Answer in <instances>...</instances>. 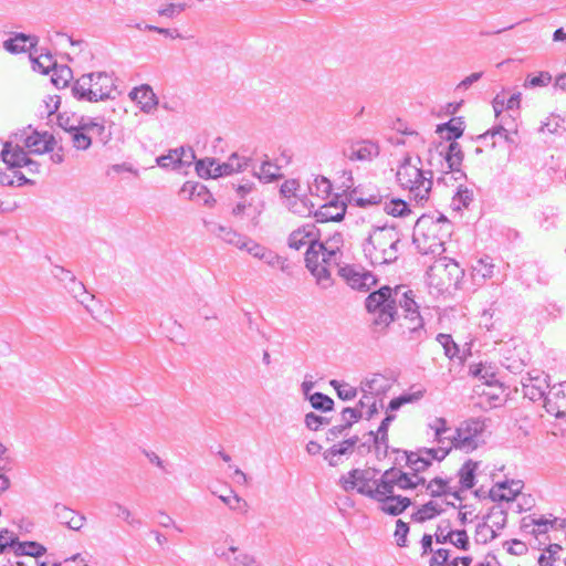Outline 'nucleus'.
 Instances as JSON below:
<instances>
[{"mask_svg":"<svg viewBox=\"0 0 566 566\" xmlns=\"http://www.w3.org/2000/svg\"><path fill=\"white\" fill-rule=\"evenodd\" d=\"M366 310L375 315L374 324L388 327L399 321L401 333L409 340L420 342L426 337L424 321L419 312L415 292L406 285L381 286L365 301Z\"/></svg>","mask_w":566,"mask_h":566,"instance_id":"obj_1","label":"nucleus"},{"mask_svg":"<svg viewBox=\"0 0 566 566\" xmlns=\"http://www.w3.org/2000/svg\"><path fill=\"white\" fill-rule=\"evenodd\" d=\"M451 232L452 223L444 214H422L415 223L412 240L420 253L436 255L444 252Z\"/></svg>","mask_w":566,"mask_h":566,"instance_id":"obj_2","label":"nucleus"},{"mask_svg":"<svg viewBox=\"0 0 566 566\" xmlns=\"http://www.w3.org/2000/svg\"><path fill=\"white\" fill-rule=\"evenodd\" d=\"M400 235L392 226L375 227L363 244L365 256L373 265H385L398 259Z\"/></svg>","mask_w":566,"mask_h":566,"instance_id":"obj_3","label":"nucleus"},{"mask_svg":"<svg viewBox=\"0 0 566 566\" xmlns=\"http://www.w3.org/2000/svg\"><path fill=\"white\" fill-rule=\"evenodd\" d=\"M396 177L399 185L403 189H408L417 202L422 203L428 200L432 188V171L422 169L419 156L413 163L412 158L407 155L399 165Z\"/></svg>","mask_w":566,"mask_h":566,"instance_id":"obj_4","label":"nucleus"},{"mask_svg":"<svg viewBox=\"0 0 566 566\" xmlns=\"http://www.w3.org/2000/svg\"><path fill=\"white\" fill-rule=\"evenodd\" d=\"M116 85L113 74L107 72H92L83 74L72 85V94L78 101L96 103L113 99Z\"/></svg>","mask_w":566,"mask_h":566,"instance_id":"obj_5","label":"nucleus"},{"mask_svg":"<svg viewBox=\"0 0 566 566\" xmlns=\"http://www.w3.org/2000/svg\"><path fill=\"white\" fill-rule=\"evenodd\" d=\"M484 422L480 419H470L462 422L454 431L455 449L467 453L474 451L482 442Z\"/></svg>","mask_w":566,"mask_h":566,"instance_id":"obj_6","label":"nucleus"},{"mask_svg":"<svg viewBox=\"0 0 566 566\" xmlns=\"http://www.w3.org/2000/svg\"><path fill=\"white\" fill-rule=\"evenodd\" d=\"M326 245L322 242H311L305 253V265L311 274L316 279L319 287L326 290L333 285L332 276L327 274L325 268H322L323 253Z\"/></svg>","mask_w":566,"mask_h":566,"instance_id":"obj_7","label":"nucleus"},{"mask_svg":"<svg viewBox=\"0 0 566 566\" xmlns=\"http://www.w3.org/2000/svg\"><path fill=\"white\" fill-rule=\"evenodd\" d=\"M547 378V375L538 370L527 373L521 380L524 397L532 401H543L551 388Z\"/></svg>","mask_w":566,"mask_h":566,"instance_id":"obj_8","label":"nucleus"},{"mask_svg":"<svg viewBox=\"0 0 566 566\" xmlns=\"http://www.w3.org/2000/svg\"><path fill=\"white\" fill-rule=\"evenodd\" d=\"M373 480L374 474L369 470L353 469L346 475L340 476L339 483L346 492L356 490L359 494L368 496L367 491L374 489L370 485Z\"/></svg>","mask_w":566,"mask_h":566,"instance_id":"obj_9","label":"nucleus"},{"mask_svg":"<svg viewBox=\"0 0 566 566\" xmlns=\"http://www.w3.org/2000/svg\"><path fill=\"white\" fill-rule=\"evenodd\" d=\"M546 411L556 417H566V382L552 386L543 400Z\"/></svg>","mask_w":566,"mask_h":566,"instance_id":"obj_10","label":"nucleus"},{"mask_svg":"<svg viewBox=\"0 0 566 566\" xmlns=\"http://www.w3.org/2000/svg\"><path fill=\"white\" fill-rule=\"evenodd\" d=\"M346 199L359 208H366L381 203L384 196L375 186L358 185L346 195Z\"/></svg>","mask_w":566,"mask_h":566,"instance_id":"obj_11","label":"nucleus"},{"mask_svg":"<svg viewBox=\"0 0 566 566\" xmlns=\"http://www.w3.org/2000/svg\"><path fill=\"white\" fill-rule=\"evenodd\" d=\"M343 155L350 161H370L379 155V146L371 140H357L346 146Z\"/></svg>","mask_w":566,"mask_h":566,"instance_id":"obj_12","label":"nucleus"},{"mask_svg":"<svg viewBox=\"0 0 566 566\" xmlns=\"http://www.w3.org/2000/svg\"><path fill=\"white\" fill-rule=\"evenodd\" d=\"M0 156L2 161L7 165V168H21L34 165V170L39 169V164L31 160L22 147L12 145L11 142L3 144Z\"/></svg>","mask_w":566,"mask_h":566,"instance_id":"obj_13","label":"nucleus"},{"mask_svg":"<svg viewBox=\"0 0 566 566\" xmlns=\"http://www.w3.org/2000/svg\"><path fill=\"white\" fill-rule=\"evenodd\" d=\"M338 274L354 290L368 291L376 284V277L370 272L358 271L352 265H343L339 268Z\"/></svg>","mask_w":566,"mask_h":566,"instance_id":"obj_14","label":"nucleus"},{"mask_svg":"<svg viewBox=\"0 0 566 566\" xmlns=\"http://www.w3.org/2000/svg\"><path fill=\"white\" fill-rule=\"evenodd\" d=\"M429 428L434 432L433 441L438 444V448H446L448 450V454L453 448L455 449L454 432H452L451 428L448 427L444 418H436L431 423H429Z\"/></svg>","mask_w":566,"mask_h":566,"instance_id":"obj_15","label":"nucleus"},{"mask_svg":"<svg viewBox=\"0 0 566 566\" xmlns=\"http://www.w3.org/2000/svg\"><path fill=\"white\" fill-rule=\"evenodd\" d=\"M205 226L209 232H211L226 243L232 244L238 249L243 250L247 240L245 235L238 233L232 228L219 224L214 221H205Z\"/></svg>","mask_w":566,"mask_h":566,"instance_id":"obj_16","label":"nucleus"},{"mask_svg":"<svg viewBox=\"0 0 566 566\" xmlns=\"http://www.w3.org/2000/svg\"><path fill=\"white\" fill-rule=\"evenodd\" d=\"M129 97L136 102L140 111L146 114H151L158 106V97L147 84L133 88L129 93Z\"/></svg>","mask_w":566,"mask_h":566,"instance_id":"obj_17","label":"nucleus"},{"mask_svg":"<svg viewBox=\"0 0 566 566\" xmlns=\"http://www.w3.org/2000/svg\"><path fill=\"white\" fill-rule=\"evenodd\" d=\"M346 213V203L343 201L331 200L322 205L315 212L314 217L317 222L342 221Z\"/></svg>","mask_w":566,"mask_h":566,"instance_id":"obj_18","label":"nucleus"},{"mask_svg":"<svg viewBox=\"0 0 566 566\" xmlns=\"http://www.w3.org/2000/svg\"><path fill=\"white\" fill-rule=\"evenodd\" d=\"M506 122L503 119L490 130L480 135V139H486L488 137L503 139L510 147L516 148L518 145L517 129L515 127H506Z\"/></svg>","mask_w":566,"mask_h":566,"instance_id":"obj_19","label":"nucleus"},{"mask_svg":"<svg viewBox=\"0 0 566 566\" xmlns=\"http://www.w3.org/2000/svg\"><path fill=\"white\" fill-rule=\"evenodd\" d=\"M54 514L61 524L66 525L73 531H80L86 520L83 514L76 513L72 509L59 503L54 506Z\"/></svg>","mask_w":566,"mask_h":566,"instance_id":"obj_20","label":"nucleus"},{"mask_svg":"<svg viewBox=\"0 0 566 566\" xmlns=\"http://www.w3.org/2000/svg\"><path fill=\"white\" fill-rule=\"evenodd\" d=\"M24 145L32 153L43 154L53 151L55 139L52 135H49L46 133L40 134L38 132H33L25 138Z\"/></svg>","mask_w":566,"mask_h":566,"instance_id":"obj_21","label":"nucleus"},{"mask_svg":"<svg viewBox=\"0 0 566 566\" xmlns=\"http://www.w3.org/2000/svg\"><path fill=\"white\" fill-rule=\"evenodd\" d=\"M379 504L381 512L391 516H398L403 513L412 504V502L407 496L391 495L384 499L381 502H379Z\"/></svg>","mask_w":566,"mask_h":566,"instance_id":"obj_22","label":"nucleus"},{"mask_svg":"<svg viewBox=\"0 0 566 566\" xmlns=\"http://www.w3.org/2000/svg\"><path fill=\"white\" fill-rule=\"evenodd\" d=\"M449 479L434 478L426 484L427 492L432 497H440L443 495H452L457 500H461L459 490L450 485Z\"/></svg>","mask_w":566,"mask_h":566,"instance_id":"obj_23","label":"nucleus"},{"mask_svg":"<svg viewBox=\"0 0 566 566\" xmlns=\"http://www.w3.org/2000/svg\"><path fill=\"white\" fill-rule=\"evenodd\" d=\"M438 157L440 160L444 159L449 170H458L464 156L460 144L451 142L444 149L438 151Z\"/></svg>","mask_w":566,"mask_h":566,"instance_id":"obj_24","label":"nucleus"},{"mask_svg":"<svg viewBox=\"0 0 566 566\" xmlns=\"http://www.w3.org/2000/svg\"><path fill=\"white\" fill-rule=\"evenodd\" d=\"M442 275L446 276L447 279L446 281L442 282L443 287L446 290H457L460 287L461 281L464 275V271L455 261L450 260L448 263L444 264Z\"/></svg>","mask_w":566,"mask_h":566,"instance_id":"obj_25","label":"nucleus"},{"mask_svg":"<svg viewBox=\"0 0 566 566\" xmlns=\"http://www.w3.org/2000/svg\"><path fill=\"white\" fill-rule=\"evenodd\" d=\"M387 388V379L380 374H374L370 378H366L360 382L359 390L361 394H368L376 398L385 394Z\"/></svg>","mask_w":566,"mask_h":566,"instance_id":"obj_26","label":"nucleus"},{"mask_svg":"<svg viewBox=\"0 0 566 566\" xmlns=\"http://www.w3.org/2000/svg\"><path fill=\"white\" fill-rule=\"evenodd\" d=\"M35 38L18 33L15 36L6 40L3 42V48L10 53H21L30 51L35 46Z\"/></svg>","mask_w":566,"mask_h":566,"instance_id":"obj_27","label":"nucleus"},{"mask_svg":"<svg viewBox=\"0 0 566 566\" xmlns=\"http://www.w3.org/2000/svg\"><path fill=\"white\" fill-rule=\"evenodd\" d=\"M311 242H318L315 239L313 227H303L294 230L289 237V247L294 250H300L303 247H310Z\"/></svg>","mask_w":566,"mask_h":566,"instance_id":"obj_28","label":"nucleus"},{"mask_svg":"<svg viewBox=\"0 0 566 566\" xmlns=\"http://www.w3.org/2000/svg\"><path fill=\"white\" fill-rule=\"evenodd\" d=\"M391 472H384L378 481H374V484L376 486L373 489V491H367L368 497L381 502L384 499L395 495L394 494V484L390 483Z\"/></svg>","mask_w":566,"mask_h":566,"instance_id":"obj_29","label":"nucleus"},{"mask_svg":"<svg viewBox=\"0 0 566 566\" xmlns=\"http://www.w3.org/2000/svg\"><path fill=\"white\" fill-rule=\"evenodd\" d=\"M464 130V123L460 117L451 118L444 124H440L437 127V133L448 142H455L460 138Z\"/></svg>","mask_w":566,"mask_h":566,"instance_id":"obj_30","label":"nucleus"},{"mask_svg":"<svg viewBox=\"0 0 566 566\" xmlns=\"http://www.w3.org/2000/svg\"><path fill=\"white\" fill-rule=\"evenodd\" d=\"M479 463L473 460L465 461L458 471L460 491L470 490L475 485V472Z\"/></svg>","mask_w":566,"mask_h":566,"instance_id":"obj_31","label":"nucleus"},{"mask_svg":"<svg viewBox=\"0 0 566 566\" xmlns=\"http://www.w3.org/2000/svg\"><path fill=\"white\" fill-rule=\"evenodd\" d=\"M65 289H67L69 293L74 298L84 305L88 313L93 314L95 312L94 308L87 303L88 301H94V295L86 291L85 285L81 281H77V279L74 277L70 284H66Z\"/></svg>","mask_w":566,"mask_h":566,"instance_id":"obj_32","label":"nucleus"},{"mask_svg":"<svg viewBox=\"0 0 566 566\" xmlns=\"http://www.w3.org/2000/svg\"><path fill=\"white\" fill-rule=\"evenodd\" d=\"M32 184L18 168H6L0 169V186L1 187H14Z\"/></svg>","mask_w":566,"mask_h":566,"instance_id":"obj_33","label":"nucleus"},{"mask_svg":"<svg viewBox=\"0 0 566 566\" xmlns=\"http://www.w3.org/2000/svg\"><path fill=\"white\" fill-rule=\"evenodd\" d=\"M442 512L443 509L438 502L429 501L426 504L421 505L415 513H412L411 520L417 523H423L428 520L434 518Z\"/></svg>","mask_w":566,"mask_h":566,"instance_id":"obj_34","label":"nucleus"},{"mask_svg":"<svg viewBox=\"0 0 566 566\" xmlns=\"http://www.w3.org/2000/svg\"><path fill=\"white\" fill-rule=\"evenodd\" d=\"M470 375L483 380L484 384L492 386L497 382L496 368L491 364H476L470 366Z\"/></svg>","mask_w":566,"mask_h":566,"instance_id":"obj_35","label":"nucleus"},{"mask_svg":"<svg viewBox=\"0 0 566 566\" xmlns=\"http://www.w3.org/2000/svg\"><path fill=\"white\" fill-rule=\"evenodd\" d=\"M281 167L270 160H264L260 169L256 171L254 170L253 175L259 178L263 182H272L282 177V174L280 172Z\"/></svg>","mask_w":566,"mask_h":566,"instance_id":"obj_36","label":"nucleus"},{"mask_svg":"<svg viewBox=\"0 0 566 566\" xmlns=\"http://www.w3.org/2000/svg\"><path fill=\"white\" fill-rule=\"evenodd\" d=\"M340 258L342 253L338 247L333 244H331L329 247L326 245V250L324 251L322 258V268H325L329 276L333 269L339 270V268H343L340 265Z\"/></svg>","mask_w":566,"mask_h":566,"instance_id":"obj_37","label":"nucleus"},{"mask_svg":"<svg viewBox=\"0 0 566 566\" xmlns=\"http://www.w3.org/2000/svg\"><path fill=\"white\" fill-rule=\"evenodd\" d=\"M14 547V553L19 556L28 555L32 557H41L46 553V548L42 544L32 541L19 542V539L17 538Z\"/></svg>","mask_w":566,"mask_h":566,"instance_id":"obj_38","label":"nucleus"},{"mask_svg":"<svg viewBox=\"0 0 566 566\" xmlns=\"http://www.w3.org/2000/svg\"><path fill=\"white\" fill-rule=\"evenodd\" d=\"M57 125L71 134L77 128H84V117H78L75 114L60 113L56 118Z\"/></svg>","mask_w":566,"mask_h":566,"instance_id":"obj_39","label":"nucleus"},{"mask_svg":"<svg viewBox=\"0 0 566 566\" xmlns=\"http://www.w3.org/2000/svg\"><path fill=\"white\" fill-rule=\"evenodd\" d=\"M472 270L475 276H480L483 280L492 277L494 273L492 258L484 255L476 259L472 264Z\"/></svg>","mask_w":566,"mask_h":566,"instance_id":"obj_40","label":"nucleus"},{"mask_svg":"<svg viewBox=\"0 0 566 566\" xmlns=\"http://www.w3.org/2000/svg\"><path fill=\"white\" fill-rule=\"evenodd\" d=\"M229 552L232 554L230 566H260L256 557L245 552L239 551L235 546H230Z\"/></svg>","mask_w":566,"mask_h":566,"instance_id":"obj_41","label":"nucleus"},{"mask_svg":"<svg viewBox=\"0 0 566 566\" xmlns=\"http://www.w3.org/2000/svg\"><path fill=\"white\" fill-rule=\"evenodd\" d=\"M308 190L311 195L325 199L331 195L332 182L324 176H316L313 182L308 185Z\"/></svg>","mask_w":566,"mask_h":566,"instance_id":"obj_42","label":"nucleus"},{"mask_svg":"<svg viewBox=\"0 0 566 566\" xmlns=\"http://www.w3.org/2000/svg\"><path fill=\"white\" fill-rule=\"evenodd\" d=\"M30 59L32 62V69L42 74H49L56 66V63L50 53L40 54L36 57L33 56V53H30Z\"/></svg>","mask_w":566,"mask_h":566,"instance_id":"obj_43","label":"nucleus"},{"mask_svg":"<svg viewBox=\"0 0 566 566\" xmlns=\"http://www.w3.org/2000/svg\"><path fill=\"white\" fill-rule=\"evenodd\" d=\"M509 481L496 483L490 491V497L494 502H510L513 501L518 493H515L514 490L507 489Z\"/></svg>","mask_w":566,"mask_h":566,"instance_id":"obj_44","label":"nucleus"},{"mask_svg":"<svg viewBox=\"0 0 566 566\" xmlns=\"http://www.w3.org/2000/svg\"><path fill=\"white\" fill-rule=\"evenodd\" d=\"M473 191L468 187L460 185L457 189L452 198V207L455 210H461L462 208H468L470 203L473 201Z\"/></svg>","mask_w":566,"mask_h":566,"instance_id":"obj_45","label":"nucleus"},{"mask_svg":"<svg viewBox=\"0 0 566 566\" xmlns=\"http://www.w3.org/2000/svg\"><path fill=\"white\" fill-rule=\"evenodd\" d=\"M384 210L386 213L392 217H406L411 212L408 203L402 199H391L390 201H385Z\"/></svg>","mask_w":566,"mask_h":566,"instance_id":"obj_46","label":"nucleus"},{"mask_svg":"<svg viewBox=\"0 0 566 566\" xmlns=\"http://www.w3.org/2000/svg\"><path fill=\"white\" fill-rule=\"evenodd\" d=\"M497 533L486 521L479 523L475 528L474 539L478 544H486L493 541Z\"/></svg>","mask_w":566,"mask_h":566,"instance_id":"obj_47","label":"nucleus"},{"mask_svg":"<svg viewBox=\"0 0 566 566\" xmlns=\"http://www.w3.org/2000/svg\"><path fill=\"white\" fill-rule=\"evenodd\" d=\"M51 82L57 88L65 87L72 78V71L69 66H55L52 71Z\"/></svg>","mask_w":566,"mask_h":566,"instance_id":"obj_48","label":"nucleus"},{"mask_svg":"<svg viewBox=\"0 0 566 566\" xmlns=\"http://www.w3.org/2000/svg\"><path fill=\"white\" fill-rule=\"evenodd\" d=\"M308 401L314 409L323 412L332 411L334 408V400L323 392L312 394L308 396Z\"/></svg>","mask_w":566,"mask_h":566,"instance_id":"obj_49","label":"nucleus"},{"mask_svg":"<svg viewBox=\"0 0 566 566\" xmlns=\"http://www.w3.org/2000/svg\"><path fill=\"white\" fill-rule=\"evenodd\" d=\"M552 82V75L547 71H542L538 74H528L524 81L525 88L545 87Z\"/></svg>","mask_w":566,"mask_h":566,"instance_id":"obj_50","label":"nucleus"},{"mask_svg":"<svg viewBox=\"0 0 566 566\" xmlns=\"http://www.w3.org/2000/svg\"><path fill=\"white\" fill-rule=\"evenodd\" d=\"M329 384L336 390L338 398L344 401L353 400L358 394V389L349 384L340 382L336 379L331 380Z\"/></svg>","mask_w":566,"mask_h":566,"instance_id":"obj_51","label":"nucleus"},{"mask_svg":"<svg viewBox=\"0 0 566 566\" xmlns=\"http://www.w3.org/2000/svg\"><path fill=\"white\" fill-rule=\"evenodd\" d=\"M261 260L272 268H280L282 272H289L290 265L287 260L280 256L272 250L266 249V251L262 253Z\"/></svg>","mask_w":566,"mask_h":566,"instance_id":"obj_52","label":"nucleus"},{"mask_svg":"<svg viewBox=\"0 0 566 566\" xmlns=\"http://www.w3.org/2000/svg\"><path fill=\"white\" fill-rule=\"evenodd\" d=\"M71 140L73 146L78 150H86L92 145V137L87 134L86 128H77L76 130L72 132L71 134Z\"/></svg>","mask_w":566,"mask_h":566,"instance_id":"obj_53","label":"nucleus"},{"mask_svg":"<svg viewBox=\"0 0 566 566\" xmlns=\"http://www.w3.org/2000/svg\"><path fill=\"white\" fill-rule=\"evenodd\" d=\"M506 512L499 505L493 506L490 513L484 517V521H491V525L495 531L502 530L506 524Z\"/></svg>","mask_w":566,"mask_h":566,"instance_id":"obj_54","label":"nucleus"},{"mask_svg":"<svg viewBox=\"0 0 566 566\" xmlns=\"http://www.w3.org/2000/svg\"><path fill=\"white\" fill-rule=\"evenodd\" d=\"M219 499L233 511H248V502L240 497L233 490H230L229 495H219Z\"/></svg>","mask_w":566,"mask_h":566,"instance_id":"obj_55","label":"nucleus"},{"mask_svg":"<svg viewBox=\"0 0 566 566\" xmlns=\"http://www.w3.org/2000/svg\"><path fill=\"white\" fill-rule=\"evenodd\" d=\"M543 133L560 134L564 130V119L555 114L549 115L539 127Z\"/></svg>","mask_w":566,"mask_h":566,"instance_id":"obj_56","label":"nucleus"},{"mask_svg":"<svg viewBox=\"0 0 566 566\" xmlns=\"http://www.w3.org/2000/svg\"><path fill=\"white\" fill-rule=\"evenodd\" d=\"M426 479L422 476H419L418 474L409 475L406 472H402L399 474L398 479V488L402 490H409V489H416L419 485H424Z\"/></svg>","mask_w":566,"mask_h":566,"instance_id":"obj_57","label":"nucleus"},{"mask_svg":"<svg viewBox=\"0 0 566 566\" xmlns=\"http://www.w3.org/2000/svg\"><path fill=\"white\" fill-rule=\"evenodd\" d=\"M366 437H369V442H373V444L376 448L377 457H380V449L384 448L382 455L386 457L388 453V433H379L369 431L367 432Z\"/></svg>","mask_w":566,"mask_h":566,"instance_id":"obj_58","label":"nucleus"},{"mask_svg":"<svg viewBox=\"0 0 566 566\" xmlns=\"http://www.w3.org/2000/svg\"><path fill=\"white\" fill-rule=\"evenodd\" d=\"M350 452H352L350 447H347V444H344V441H343L339 444H334L333 447L327 449L324 452V459L326 461H328L329 465L336 467L337 465V461L335 460V458L337 455H344V454H348Z\"/></svg>","mask_w":566,"mask_h":566,"instance_id":"obj_59","label":"nucleus"},{"mask_svg":"<svg viewBox=\"0 0 566 566\" xmlns=\"http://www.w3.org/2000/svg\"><path fill=\"white\" fill-rule=\"evenodd\" d=\"M178 151L171 149L167 155H163L157 157L156 163L161 168H171L172 170H180V166L178 164Z\"/></svg>","mask_w":566,"mask_h":566,"instance_id":"obj_60","label":"nucleus"},{"mask_svg":"<svg viewBox=\"0 0 566 566\" xmlns=\"http://www.w3.org/2000/svg\"><path fill=\"white\" fill-rule=\"evenodd\" d=\"M437 340L441 344L444 349V354L449 358H453L458 355L459 348L458 345L453 342L451 335L449 334H438Z\"/></svg>","mask_w":566,"mask_h":566,"instance_id":"obj_61","label":"nucleus"},{"mask_svg":"<svg viewBox=\"0 0 566 566\" xmlns=\"http://www.w3.org/2000/svg\"><path fill=\"white\" fill-rule=\"evenodd\" d=\"M452 528L449 520H442L436 530L434 538L439 544L447 543L451 539Z\"/></svg>","mask_w":566,"mask_h":566,"instance_id":"obj_62","label":"nucleus"},{"mask_svg":"<svg viewBox=\"0 0 566 566\" xmlns=\"http://www.w3.org/2000/svg\"><path fill=\"white\" fill-rule=\"evenodd\" d=\"M449 542L462 551H468L470 547L469 536L465 530H452L451 539Z\"/></svg>","mask_w":566,"mask_h":566,"instance_id":"obj_63","label":"nucleus"},{"mask_svg":"<svg viewBox=\"0 0 566 566\" xmlns=\"http://www.w3.org/2000/svg\"><path fill=\"white\" fill-rule=\"evenodd\" d=\"M230 164L233 166L235 172L248 169L252 164V158L240 156L238 153H233L228 157Z\"/></svg>","mask_w":566,"mask_h":566,"instance_id":"obj_64","label":"nucleus"}]
</instances>
